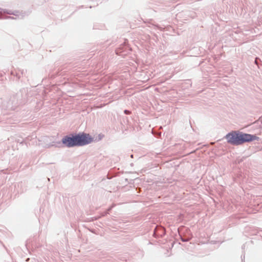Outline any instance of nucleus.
<instances>
[{"label": "nucleus", "instance_id": "nucleus-7", "mask_svg": "<svg viewBox=\"0 0 262 262\" xmlns=\"http://www.w3.org/2000/svg\"><path fill=\"white\" fill-rule=\"evenodd\" d=\"M165 234V230L162 227L159 226H156L153 233V235L155 237H162Z\"/></svg>", "mask_w": 262, "mask_h": 262}, {"label": "nucleus", "instance_id": "nucleus-16", "mask_svg": "<svg viewBox=\"0 0 262 262\" xmlns=\"http://www.w3.org/2000/svg\"><path fill=\"white\" fill-rule=\"evenodd\" d=\"M5 18H6V19H9V18H10V19H14V17H12V16H7V17H5Z\"/></svg>", "mask_w": 262, "mask_h": 262}, {"label": "nucleus", "instance_id": "nucleus-14", "mask_svg": "<svg viewBox=\"0 0 262 262\" xmlns=\"http://www.w3.org/2000/svg\"><path fill=\"white\" fill-rule=\"evenodd\" d=\"M258 235L262 237V230H259L258 229Z\"/></svg>", "mask_w": 262, "mask_h": 262}, {"label": "nucleus", "instance_id": "nucleus-13", "mask_svg": "<svg viewBox=\"0 0 262 262\" xmlns=\"http://www.w3.org/2000/svg\"><path fill=\"white\" fill-rule=\"evenodd\" d=\"M245 252L243 251V254L241 255L242 262H244L245 261Z\"/></svg>", "mask_w": 262, "mask_h": 262}, {"label": "nucleus", "instance_id": "nucleus-21", "mask_svg": "<svg viewBox=\"0 0 262 262\" xmlns=\"http://www.w3.org/2000/svg\"><path fill=\"white\" fill-rule=\"evenodd\" d=\"M54 146V145H53V144H51L50 145H49V147H50V146Z\"/></svg>", "mask_w": 262, "mask_h": 262}, {"label": "nucleus", "instance_id": "nucleus-2", "mask_svg": "<svg viewBox=\"0 0 262 262\" xmlns=\"http://www.w3.org/2000/svg\"><path fill=\"white\" fill-rule=\"evenodd\" d=\"M26 101V93L25 90H21L11 97L8 102L3 101L2 107L6 110H15L17 106L25 104Z\"/></svg>", "mask_w": 262, "mask_h": 262}, {"label": "nucleus", "instance_id": "nucleus-9", "mask_svg": "<svg viewBox=\"0 0 262 262\" xmlns=\"http://www.w3.org/2000/svg\"><path fill=\"white\" fill-rule=\"evenodd\" d=\"M108 214V211H105L104 212H102L100 216H99L98 217H95V220H97V219H99V218H100L101 217L105 216L107 215Z\"/></svg>", "mask_w": 262, "mask_h": 262}, {"label": "nucleus", "instance_id": "nucleus-6", "mask_svg": "<svg viewBox=\"0 0 262 262\" xmlns=\"http://www.w3.org/2000/svg\"><path fill=\"white\" fill-rule=\"evenodd\" d=\"M131 51L130 48L128 45V41L125 39L124 42L121 43L116 50L117 55L124 57L127 55Z\"/></svg>", "mask_w": 262, "mask_h": 262}, {"label": "nucleus", "instance_id": "nucleus-17", "mask_svg": "<svg viewBox=\"0 0 262 262\" xmlns=\"http://www.w3.org/2000/svg\"><path fill=\"white\" fill-rule=\"evenodd\" d=\"M245 247H246V244H243V246H242V249L244 250L245 249Z\"/></svg>", "mask_w": 262, "mask_h": 262}, {"label": "nucleus", "instance_id": "nucleus-18", "mask_svg": "<svg viewBox=\"0 0 262 262\" xmlns=\"http://www.w3.org/2000/svg\"><path fill=\"white\" fill-rule=\"evenodd\" d=\"M124 113H125V114H128L129 113V111H128V110H124Z\"/></svg>", "mask_w": 262, "mask_h": 262}, {"label": "nucleus", "instance_id": "nucleus-15", "mask_svg": "<svg viewBox=\"0 0 262 262\" xmlns=\"http://www.w3.org/2000/svg\"><path fill=\"white\" fill-rule=\"evenodd\" d=\"M113 208V206H111L106 211H108V214L110 213V212L111 211V210Z\"/></svg>", "mask_w": 262, "mask_h": 262}, {"label": "nucleus", "instance_id": "nucleus-19", "mask_svg": "<svg viewBox=\"0 0 262 262\" xmlns=\"http://www.w3.org/2000/svg\"><path fill=\"white\" fill-rule=\"evenodd\" d=\"M103 136H101L100 134L99 135V140H101L102 139V137H103Z\"/></svg>", "mask_w": 262, "mask_h": 262}, {"label": "nucleus", "instance_id": "nucleus-5", "mask_svg": "<svg viewBox=\"0 0 262 262\" xmlns=\"http://www.w3.org/2000/svg\"><path fill=\"white\" fill-rule=\"evenodd\" d=\"M179 235L183 242H187L189 241L192 237V233L190 229L185 226H181L178 229Z\"/></svg>", "mask_w": 262, "mask_h": 262}, {"label": "nucleus", "instance_id": "nucleus-3", "mask_svg": "<svg viewBox=\"0 0 262 262\" xmlns=\"http://www.w3.org/2000/svg\"><path fill=\"white\" fill-rule=\"evenodd\" d=\"M77 147L83 146L91 143L94 138L85 132L75 133Z\"/></svg>", "mask_w": 262, "mask_h": 262}, {"label": "nucleus", "instance_id": "nucleus-4", "mask_svg": "<svg viewBox=\"0 0 262 262\" xmlns=\"http://www.w3.org/2000/svg\"><path fill=\"white\" fill-rule=\"evenodd\" d=\"M61 143L67 148L77 147L75 133H71L64 136L60 142H57L58 144Z\"/></svg>", "mask_w": 262, "mask_h": 262}, {"label": "nucleus", "instance_id": "nucleus-22", "mask_svg": "<svg viewBox=\"0 0 262 262\" xmlns=\"http://www.w3.org/2000/svg\"><path fill=\"white\" fill-rule=\"evenodd\" d=\"M130 165H131V166H133V163L130 164Z\"/></svg>", "mask_w": 262, "mask_h": 262}, {"label": "nucleus", "instance_id": "nucleus-8", "mask_svg": "<svg viewBox=\"0 0 262 262\" xmlns=\"http://www.w3.org/2000/svg\"><path fill=\"white\" fill-rule=\"evenodd\" d=\"M0 13H7V14H13L14 15H15V16H17L18 15L17 13V12H12L10 10H6V9H2L1 8H0Z\"/></svg>", "mask_w": 262, "mask_h": 262}, {"label": "nucleus", "instance_id": "nucleus-10", "mask_svg": "<svg viewBox=\"0 0 262 262\" xmlns=\"http://www.w3.org/2000/svg\"><path fill=\"white\" fill-rule=\"evenodd\" d=\"M251 235H258V229H253L251 230Z\"/></svg>", "mask_w": 262, "mask_h": 262}, {"label": "nucleus", "instance_id": "nucleus-11", "mask_svg": "<svg viewBox=\"0 0 262 262\" xmlns=\"http://www.w3.org/2000/svg\"><path fill=\"white\" fill-rule=\"evenodd\" d=\"M11 74L12 75H15L17 77V80H19L20 78V75L17 72L15 73L14 71H11Z\"/></svg>", "mask_w": 262, "mask_h": 262}, {"label": "nucleus", "instance_id": "nucleus-20", "mask_svg": "<svg viewBox=\"0 0 262 262\" xmlns=\"http://www.w3.org/2000/svg\"><path fill=\"white\" fill-rule=\"evenodd\" d=\"M130 157L132 158H133V157H134V155H133V154L130 155Z\"/></svg>", "mask_w": 262, "mask_h": 262}, {"label": "nucleus", "instance_id": "nucleus-12", "mask_svg": "<svg viewBox=\"0 0 262 262\" xmlns=\"http://www.w3.org/2000/svg\"><path fill=\"white\" fill-rule=\"evenodd\" d=\"M18 72H20L22 75L25 76L27 71H25L23 69H18Z\"/></svg>", "mask_w": 262, "mask_h": 262}, {"label": "nucleus", "instance_id": "nucleus-1", "mask_svg": "<svg viewBox=\"0 0 262 262\" xmlns=\"http://www.w3.org/2000/svg\"><path fill=\"white\" fill-rule=\"evenodd\" d=\"M224 138L228 143L234 146L260 140V138L255 134H250L239 130H232L227 134Z\"/></svg>", "mask_w": 262, "mask_h": 262}]
</instances>
